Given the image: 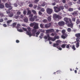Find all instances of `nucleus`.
I'll use <instances>...</instances> for the list:
<instances>
[{
	"label": "nucleus",
	"mask_w": 80,
	"mask_h": 80,
	"mask_svg": "<svg viewBox=\"0 0 80 80\" xmlns=\"http://www.w3.org/2000/svg\"><path fill=\"white\" fill-rule=\"evenodd\" d=\"M12 22V20H8L7 22V25L8 26H10V23H11Z\"/></svg>",
	"instance_id": "4468645a"
},
{
	"label": "nucleus",
	"mask_w": 80,
	"mask_h": 80,
	"mask_svg": "<svg viewBox=\"0 0 80 80\" xmlns=\"http://www.w3.org/2000/svg\"><path fill=\"white\" fill-rule=\"evenodd\" d=\"M26 34L28 35H29V36H32V34H31V31H27L26 32Z\"/></svg>",
	"instance_id": "6ab92c4d"
},
{
	"label": "nucleus",
	"mask_w": 80,
	"mask_h": 80,
	"mask_svg": "<svg viewBox=\"0 0 80 80\" xmlns=\"http://www.w3.org/2000/svg\"><path fill=\"white\" fill-rule=\"evenodd\" d=\"M60 9V11L61 10H63L64 9V7L63 6H61L59 7H58Z\"/></svg>",
	"instance_id": "b1692460"
},
{
	"label": "nucleus",
	"mask_w": 80,
	"mask_h": 80,
	"mask_svg": "<svg viewBox=\"0 0 80 80\" xmlns=\"http://www.w3.org/2000/svg\"><path fill=\"white\" fill-rule=\"evenodd\" d=\"M14 7H18V5H17L16 3H15L14 4Z\"/></svg>",
	"instance_id": "0e129e2a"
},
{
	"label": "nucleus",
	"mask_w": 80,
	"mask_h": 80,
	"mask_svg": "<svg viewBox=\"0 0 80 80\" xmlns=\"http://www.w3.org/2000/svg\"><path fill=\"white\" fill-rule=\"evenodd\" d=\"M43 23H47V19H44L43 21Z\"/></svg>",
	"instance_id": "864d4df0"
},
{
	"label": "nucleus",
	"mask_w": 80,
	"mask_h": 80,
	"mask_svg": "<svg viewBox=\"0 0 80 80\" xmlns=\"http://www.w3.org/2000/svg\"><path fill=\"white\" fill-rule=\"evenodd\" d=\"M76 18H72V21H73V22H75V20H76Z\"/></svg>",
	"instance_id": "4d7b16f0"
},
{
	"label": "nucleus",
	"mask_w": 80,
	"mask_h": 80,
	"mask_svg": "<svg viewBox=\"0 0 80 80\" xmlns=\"http://www.w3.org/2000/svg\"><path fill=\"white\" fill-rule=\"evenodd\" d=\"M40 11L41 12H44L45 11V9L43 8H42L41 9Z\"/></svg>",
	"instance_id": "09e8293b"
},
{
	"label": "nucleus",
	"mask_w": 80,
	"mask_h": 80,
	"mask_svg": "<svg viewBox=\"0 0 80 80\" xmlns=\"http://www.w3.org/2000/svg\"><path fill=\"white\" fill-rule=\"evenodd\" d=\"M3 22V18L0 19V22Z\"/></svg>",
	"instance_id": "69168bd1"
},
{
	"label": "nucleus",
	"mask_w": 80,
	"mask_h": 80,
	"mask_svg": "<svg viewBox=\"0 0 80 80\" xmlns=\"http://www.w3.org/2000/svg\"><path fill=\"white\" fill-rule=\"evenodd\" d=\"M58 25H59V26L62 27V26L65 25V22H64V21L59 22L58 23Z\"/></svg>",
	"instance_id": "0eeeda50"
},
{
	"label": "nucleus",
	"mask_w": 80,
	"mask_h": 80,
	"mask_svg": "<svg viewBox=\"0 0 80 80\" xmlns=\"http://www.w3.org/2000/svg\"><path fill=\"white\" fill-rule=\"evenodd\" d=\"M40 27L41 28H44V25L42 24H40Z\"/></svg>",
	"instance_id": "72a5a7b5"
},
{
	"label": "nucleus",
	"mask_w": 80,
	"mask_h": 80,
	"mask_svg": "<svg viewBox=\"0 0 80 80\" xmlns=\"http://www.w3.org/2000/svg\"><path fill=\"white\" fill-rule=\"evenodd\" d=\"M8 8H9L8 10H12V8H13V7H12L11 5L10 6V7H9Z\"/></svg>",
	"instance_id": "58836bf2"
},
{
	"label": "nucleus",
	"mask_w": 80,
	"mask_h": 80,
	"mask_svg": "<svg viewBox=\"0 0 80 80\" xmlns=\"http://www.w3.org/2000/svg\"><path fill=\"white\" fill-rule=\"evenodd\" d=\"M41 6H42V7H44V6H45V5H46V3H45V2H44L41 3Z\"/></svg>",
	"instance_id": "473e14b6"
},
{
	"label": "nucleus",
	"mask_w": 80,
	"mask_h": 80,
	"mask_svg": "<svg viewBox=\"0 0 80 80\" xmlns=\"http://www.w3.org/2000/svg\"><path fill=\"white\" fill-rule=\"evenodd\" d=\"M38 14L40 15H42V12H41V11H39Z\"/></svg>",
	"instance_id": "e2e57ef3"
},
{
	"label": "nucleus",
	"mask_w": 80,
	"mask_h": 80,
	"mask_svg": "<svg viewBox=\"0 0 80 80\" xmlns=\"http://www.w3.org/2000/svg\"><path fill=\"white\" fill-rule=\"evenodd\" d=\"M80 23V20L78 19L76 21V23L77 24H78V23Z\"/></svg>",
	"instance_id": "a18cd8bd"
},
{
	"label": "nucleus",
	"mask_w": 80,
	"mask_h": 80,
	"mask_svg": "<svg viewBox=\"0 0 80 80\" xmlns=\"http://www.w3.org/2000/svg\"><path fill=\"white\" fill-rule=\"evenodd\" d=\"M39 1V0H35L34 1V2L35 3H38Z\"/></svg>",
	"instance_id": "8fccbe9b"
},
{
	"label": "nucleus",
	"mask_w": 80,
	"mask_h": 80,
	"mask_svg": "<svg viewBox=\"0 0 80 80\" xmlns=\"http://www.w3.org/2000/svg\"><path fill=\"white\" fill-rule=\"evenodd\" d=\"M46 12L47 13H48V15H51L53 12V10L50 8H48L46 10Z\"/></svg>",
	"instance_id": "7ed1b4c3"
},
{
	"label": "nucleus",
	"mask_w": 80,
	"mask_h": 80,
	"mask_svg": "<svg viewBox=\"0 0 80 80\" xmlns=\"http://www.w3.org/2000/svg\"><path fill=\"white\" fill-rule=\"evenodd\" d=\"M28 30V31L31 32V28L30 27H28L27 28Z\"/></svg>",
	"instance_id": "de8ad7c7"
},
{
	"label": "nucleus",
	"mask_w": 80,
	"mask_h": 80,
	"mask_svg": "<svg viewBox=\"0 0 80 80\" xmlns=\"http://www.w3.org/2000/svg\"><path fill=\"white\" fill-rule=\"evenodd\" d=\"M17 22H14L12 23V27H15V26L17 25Z\"/></svg>",
	"instance_id": "7c9ffc66"
},
{
	"label": "nucleus",
	"mask_w": 80,
	"mask_h": 80,
	"mask_svg": "<svg viewBox=\"0 0 80 80\" xmlns=\"http://www.w3.org/2000/svg\"><path fill=\"white\" fill-rule=\"evenodd\" d=\"M47 36H44V39H46V40L48 39V40H52L51 39H50V38H51V37H50V35H49V34H48L47 35Z\"/></svg>",
	"instance_id": "6e6552de"
},
{
	"label": "nucleus",
	"mask_w": 80,
	"mask_h": 80,
	"mask_svg": "<svg viewBox=\"0 0 80 80\" xmlns=\"http://www.w3.org/2000/svg\"><path fill=\"white\" fill-rule=\"evenodd\" d=\"M29 7H33V4H30L29 5Z\"/></svg>",
	"instance_id": "774afa93"
},
{
	"label": "nucleus",
	"mask_w": 80,
	"mask_h": 80,
	"mask_svg": "<svg viewBox=\"0 0 80 80\" xmlns=\"http://www.w3.org/2000/svg\"><path fill=\"white\" fill-rule=\"evenodd\" d=\"M32 34L34 36H35V33L37 32V30L35 29H34L32 30Z\"/></svg>",
	"instance_id": "dca6fc26"
},
{
	"label": "nucleus",
	"mask_w": 80,
	"mask_h": 80,
	"mask_svg": "<svg viewBox=\"0 0 80 80\" xmlns=\"http://www.w3.org/2000/svg\"><path fill=\"white\" fill-rule=\"evenodd\" d=\"M11 5V4L10 3H6L5 4V6L6 8H8V7H10V6Z\"/></svg>",
	"instance_id": "f3484780"
},
{
	"label": "nucleus",
	"mask_w": 80,
	"mask_h": 80,
	"mask_svg": "<svg viewBox=\"0 0 80 80\" xmlns=\"http://www.w3.org/2000/svg\"><path fill=\"white\" fill-rule=\"evenodd\" d=\"M38 23H35L33 28L36 30V29H38Z\"/></svg>",
	"instance_id": "1a4fd4ad"
},
{
	"label": "nucleus",
	"mask_w": 80,
	"mask_h": 80,
	"mask_svg": "<svg viewBox=\"0 0 80 80\" xmlns=\"http://www.w3.org/2000/svg\"><path fill=\"white\" fill-rule=\"evenodd\" d=\"M54 12L56 13H58L60 11V9L58 7L55 6L54 7Z\"/></svg>",
	"instance_id": "20e7f679"
},
{
	"label": "nucleus",
	"mask_w": 80,
	"mask_h": 80,
	"mask_svg": "<svg viewBox=\"0 0 80 80\" xmlns=\"http://www.w3.org/2000/svg\"><path fill=\"white\" fill-rule=\"evenodd\" d=\"M67 31L68 32H71V28H68Z\"/></svg>",
	"instance_id": "49530a36"
},
{
	"label": "nucleus",
	"mask_w": 80,
	"mask_h": 80,
	"mask_svg": "<svg viewBox=\"0 0 80 80\" xmlns=\"http://www.w3.org/2000/svg\"><path fill=\"white\" fill-rule=\"evenodd\" d=\"M75 36L77 38H80V33H77L76 34Z\"/></svg>",
	"instance_id": "aec40b11"
},
{
	"label": "nucleus",
	"mask_w": 80,
	"mask_h": 80,
	"mask_svg": "<svg viewBox=\"0 0 80 80\" xmlns=\"http://www.w3.org/2000/svg\"><path fill=\"white\" fill-rule=\"evenodd\" d=\"M17 30L18 32H23V31L22 29H17Z\"/></svg>",
	"instance_id": "e433bc0d"
},
{
	"label": "nucleus",
	"mask_w": 80,
	"mask_h": 80,
	"mask_svg": "<svg viewBox=\"0 0 80 80\" xmlns=\"http://www.w3.org/2000/svg\"><path fill=\"white\" fill-rule=\"evenodd\" d=\"M6 13H10V11L9 10H7L6 11Z\"/></svg>",
	"instance_id": "5fc2aeb1"
},
{
	"label": "nucleus",
	"mask_w": 80,
	"mask_h": 80,
	"mask_svg": "<svg viewBox=\"0 0 80 80\" xmlns=\"http://www.w3.org/2000/svg\"><path fill=\"white\" fill-rule=\"evenodd\" d=\"M58 45H59V44L58 43H54L53 44V47H57V46Z\"/></svg>",
	"instance_id": "4be33fe9"
},
{
	"label": "nucleus",
	"mask_w": 80,
	"mask_h": 80,
	"mask_svg": "<svg viewBox=\"0 0 80 80\" xmlns=\"http://www.w3.org/2000/svg\"><path fill=\"white\" fill-rule=\"evenodd\" d=\"M55 31L53 29H48L46 30L47 33H49V32H54Z\"/></svg>",
	"instance_id": "9d476101"
},
{
	"label": "nucleus",
	"mask_w": 80,
	"mask_h": 80,
	"mask_svg": "<svg viewBox=\"0 0 80 80\" xmlns=\"http://www.w3.org/2000/svg\"><path fill=\"white\" fill-rule=\"evenodd\" d=\"M3 26L4 27H7V24H6L5 23L3 24Z\"/></svg>",
	"instance_id": "338daca9"
},
{
	"label": "nucleus",
	"mask_w": 80,
	"mask_h": 80,
	"mask_svg": "<svg viewBox=\"0 0 80 80\" xmlns=\"http://www.w3.org/2000/svg\"><path fill=\"white\" fill-rule=\"evenodd\" d=\"M72 15L73 16H77V15H78V11H74L72 12Z\"/></svg>",
	"instance_id": "f8f14e48"
},
{
	"label": "nucleus",
	"mask_w": 80,
	"mask_h": 80,
	"mask_svg": "<svg viewBox=\"0 0 80 80\" xmlns=\"http://www.w3.org/2000/svg\"><path fill=\"white\" fill-rule=\"evenodd\" d=\"M40 31H38L35 34H36V35H39V34H40Z\"/></svg>",
	"instance_id": "c03bdc74"
},
{
	"label": "nucleus",
	"mask_w": 80,
	"mask_h": 80,
	"mask_svg": "<svg viewBox=\"0 0 80 80\" xmlns=\"http://www.w3.org/2000/svg\"><path fill=\"white\" fill-rule=\"evenodd\" d=\"M23 13L24 15H26V14H27V11H24Z\"/></svg>",
	"instance_id": "052dcab7"
},
{
	"label": "nucleus",
	"mask_w": 80,
	"mask_h": 80,
	"mask_svg": "<svg viewBox=\"0 0 80 80\" xmlns=\"http://www.w3.org/2000/svg\"><path fill=\"white\" fill-rule=\"evenodd\" d=\"M22 29L25 32H27V29L26 28H22Z\"/></svg>",
	"instance_id": "603ef678"
},
{
	"label": "nucleus",
	"mask_w": 80,
	"mask_h": 80,
	"mask_svg": "<svg viewBox=\"0 0 80 80\" xmlns=\"http://www.w3.org/2000/svg\"><path fill=\"white\" fill-rule=\"evenodd\" d=\"M32 12L34 15H37V12L35 10H32Z\"/></svg>",
	"instance_id": "c756f323"
},
{
	"label": "nucleus",
	"mask_w": 80,
	"mask_h": 80,
	"mask_svg": "<svg viewBox=\"0 0 80 80\" xmlns=\"http://www.w3.org/2000/svg\"><path fill=\"white\" fill-rule=\"evenodd\" d=\"M53 17L55 20H57V18L58 20L62 19V17L59 15H57V14H53Z\"/></svg>",
	"instance_id": "f257e3e1"
},
{
	"label": "nucleus",
	"mask_w": 80,
	"mask_h": 80,
	"mask_svg": "<svg viewBox=\"0 0 80 80\" xmlns=\"http://www.w3.org/2000/svg\"><path fill=\"white\" fill-rule=\"evenodd\" d=\"M21 25L20 24H18L17 26V29H18V28H19L20 27Z\"/></svg>",
	"instance_id": "79ce46f5"
},
{
	"label": "nucleus",
	"mask_w": 80,
	"mask_h": 80,
	"mask_svg": "<svg viewBox=\"0 0 80 80\" xmlns=\"http://www.w3.org/2000/svg\"><path fill=\"white\" fill-rule=\"evenodd\" d=\"M75 45H73L72 47V49L74 50H76V48H75Z\"/></svg>",
	"instance_id": "2f4dec72"
},
{
	"label": "nucleus",
	"mask_w": 80,
	"mask_h": 80,
	"mask_svg": "<svg viewBox=\"0 0 80 80\" xmlns=\"http://www.w3.org/2000/svg\"><path fill=\"white\" fill-rule=\"evenodd\" d=\"M52 26V23H49L48 24H46L45 25V27L46 28H48Z\"/></svg>",
	"instance_id": "39448f33"
},
{
	"label": "nucleus",
	"mask_w": 80,
	"mask_h": 80,
	"mask_svg": "<svg viewBox=\"0 0 80 80\" xmlns=\"http://www.w3.org/2000/svg\"><path fill=\"white\" fill-rule=\"evenodd\" d=\"M28 19L27 18H25L24 19V22H26V23H27L28 22Z\"/></svg>",
	"instance_id": "bb28decb"
},
{
	"label": "nucleus",
	"mask_w": 80,
	"mask_h": 80,
	"mask_svg": "<svg viewBox=\"0 0 80 80\" xmlns=\"http://www.w3.org/2000/svg\"><path fill=\"white\" fill-rule=\"evenodd\" d=\"M66 45H67V44H63L61 45V48H66Z\"/></svg>",
	"instance_id": "a211bd4d"
},
{
	"label": "nucleus",
	"mask_w": 80,
	"mask_h": 80,
	"mask_svg": "<svg viewBox=\"0 0 80 80\" xmlns=\"http://www.w3.org/2000/svg\"><path fill=\"white\" fill-rule=\"evenodd\" d=\"M27 15H30L32 14V12L29 9V8H27Z\"/></svg>",
	"instance_id": "2eb2a0df"
},
{
	"label": "nucleus",
	"mask_w": 80,
	"mask_h": 80,
	"mask_svg": "<svg viewBox=\"0 0 80 80\" xmlns=\"http://www.w3.org/2000/svg\"><path fill=\"white\" fill-rule=\"evenodd\" d=\"M64 20L66 23H72V20L70 18H64Z\"/></svg>",
	"instance_id": "f03ea898"
},
{
	"label": "nucleus",
	"mask_w": 80,
	"mask_h": 80,
	"mask_svg": "<svg viewBox=\"0 0 80 80\" xmlns=\"http://www.w3.org/2000/svg\"><path fill=\"white\" fill-rule=\"evenodd\" d=\"M43 33H41L40 36H39V38H43Z\"/></svg>",
	"instance_id": "cd10ccee"
},
{
	"label": "nucleus",
	"mask_w": 80,
	"mask_h": 80,
	"mask_svg": "<svg viewBox=\"0 0 80 80\" xmlns=\"http://www.w3.org/2000/svg\"><path fill=\"white\" fill-rule=\"evenodd\" d=\"M3 13H2V12L0 11V16H1V17H3Z\"/></svg>",
	"instance_id": "ea45409f"
},
{
	"label": "nucleus",
	"mask_w": 80,
	"mask_h": 80,
	"mask_svg": "<svg viewBox=\"0 0 80 80\" xmlns=\"http://www.w3.org/2000/svg\"><path fill=\"white\" fill-rule=\"evenodd\" d=\"M56 43H61V41L60 40H58L56 42Z\"/></svg>",
	"instance_id": "13d9d810"
},
{
	"label": "nucleus",
	"mask_w": 80,
	"mask_h": 80,
	"mask_svg": "<svg viewBox=\"0 0 80 80\" xmlns=\"http://www.w3.org/2000/svg\"><path fill=\"white\" fill-rule=\"evenodd\" d=\"M8 15L9 17H12L13 16V12H10L8 14Z\"/></svg>",
	"instance_id": "412c9836"
},
{
	"label": "nucleus",
	"mask_w": 80,
	"mask_h": 80,
	"mask_svg": "<svg viewBox=\"0 0 80 80\" xmlns=\"http://www.w3.org/2000/svg\"><path fill=\"white\" fill-rule=\"evenodd\" d=\"M57 72H58V73H62V71H61L59 70H58L57 71Z\"/></svg>",
	"instance_id": "bf43d9fd"
},
{
	"label": "nucleus",
	"mask_w": 80,
	"mask_h": 80,
	"mask_svg": "<svg viewBox=\"0 0 80 80\" xmlns=\"http://www.w3.org/2000/svg\"><path fill=\"white\" fill-rule=\"evenodd\" d=\"M42 6L41 5H39L38 6V10H40L42 8Z\"/></svg>",
	"instance_id": "c85d7f7f"
},
{
	"label": "nucleus",
	"mask_w": 80,
	"mask_h": 80,
	"mask_svg": "<svg viewBox=\"0 0 80 80\" xmlns=\"http://www.w3.org/2000/svg\"><path fill=\"white\" fill-rule=\"evenodd\" d=\"M50 38L51 40V41L54 42L56 40V39H59V36H55L54 37V38Z\"/></svg>",
	"instance_id": "423d86ee"
},
{
	"label": "nucleus",
	"mask_w": 80,
	"mask_h": 80,
	"mask_svg": "<svg viewBox=\"0 0 80 80\" xmlns=\"http://www.w3.org/2000/svg\"><path fill=\"white\" fill-rule=\"evenodd\" d=\"M73 24L72 22H69L68 24V27H70L71 28H73Z\"/></svg>",
	"instance_id": "ddd939ff"
},
{
	"label": "nucleus",
	"mask_w": 80,
	"mask_h": 80,
	"mask_svg": "<svg viewBox=\"0 0 80 80\" xmlns=\"http://www.w3.org/2000/svg\"><path fill=\"white\" fill-rule=\"evenodd\" d=\"M61 37H62V38H63V39H65V38H66V37H65V36H64L63 35H62L61 36Z\"/></svg>",
	"instance_id": "3c124183"
},
{
	"label": "nucleus",
	"mask_w": 80,
	"mask_h": 80,
	"mask_svg": "<svg viewBox=\"0 0 80 80\" xmlns=\"http://www.w3.org/2000/svg\"><path fill=\"white\" fill-rule=\"evenodd\" d=\"M80 39V38H77L76 39V42H78V41H79Z\"/></svg>",
	"instance_id": "a19ab883"
},
{
	"label": "nucleus",
	"mask_w": 80,
	"mask_h": 80,
	"mask_svg": "<svg viewBox=\"0 0 80 80\" xmlns=\"http://www.w3.org/2000/svg\"><path fill=\"white\" fill-rule=\"evenodd\" d=\"M80 43H79V42H78L76 44V48H78L80 46Z\"/></svg>",
	"instance_id": "393cba45"
},
{
	"label": "nucleus",
	"mask_w": 80,
	"mask_h": 80,
	"mask_svg": "<svg viewBox=\"0 0 80 80\" xmlns=\"http://www.w3.org/2000/svg\"><path fill=\"white\" fill-rule=\"evenodd\" d=\"M51 16H50L48 18V21H49V22H50L52 20V18H51Z\"/></svg>",
	"instance_id": "a878e982"
},
{
	"label": "nucleus",
	"mask_w": 80,
	"mask_h": 80,
	"mask_svg": "<svg viewBox=\"0 0 80 80\" xmlns=\"http://www.w3.org/2000/svg\"><path fill=\"white\" fill-rule=\"evenodd\" d=\"M68 10L69 11V12H72L73 11V9L72 8H69Z\"/></svg>",
	"instance_id": "f704fd0d"
},
{
	"label": "nucleus",
	"mask_w": 80,
	"mask_h": 80,
	"mask_svg": "<svg viewBox=\"0 0 80 80\" xmlns=\"http://www.w3.org/2000/svg\"><path fill=\"white\" fill-rule=\"evenodd\" d=\"M2 2L0 0V8H3L4 7V4L3 3H1Z\"/></svg>",
	"instance_id": "9b49d317"
},
{
	"label": "nucleus",
	"mask_w": 80,
	"mask_h": 80,
	"mask_svg": "<svg viewBox=\"0 0 80 80\" xmlns=\"http://www.w3.org/2000/svg\"><path fill=\"white\" fill-rule=\"evenodd\" d=\"M30 27H33L35 25V23H31L30 25Z\"/></svg>",
	"instance_id": "4c0bfd02"
},
{
	"label": "nucleus",
	"mask_w": 80,
	"mask_h": 80,
	"mask_svg": "<svg viewBox=\"0 0 80 80\" xmlns=\"http://www.w3.org/2000/svg\"><path fill=\"white\" fill-rule=\"evenodd\" d=\"M29 20L31 21V22H33L35 21V18L33 17H31L30 18Z\"/></svg>",
	"instance_id": "5701e85b"
},
{
	"label": "nucleus",
	"mask_w": 80,
	"mask_h": 80,
	"mask_svg": "<svg viewBox=\"0 0 80 80\" xmlns=\"http://www.w3.org/2000/svg\"><path fill=\"white\" fill-rule=\"evenodd\" d=\"M65 32H66V31L65 30H63L62 31V33H65Z\"/></svg>",
	"instance_id": "680f3d73"
},
{
	"label": "nucleus",
	"mask_w": 80,
	"mask_h": 80,
	"mask_svg": "<svg viewBox=\"0 0 80 80\" xmlns=\"http://www.w3.org/2000/svg\"><path fill=\"white\" fill-rule=\"evenodd\" d=\"M54 1L55 3H58V2H59V0H54Z\"/></svg>",
	"instance_id": "6e6d98bb"
},
{
	"label": "nucleus",
	"mask_w": 80,
	"mask_h": 80,
	"mask_svg": "<svg viewBox=\"0 0 80 80\" xmlns=\"http://www.w3.org/2000/svg\"><path fill=\"white\" fill-rule=\"evenodd\" d=\"M18 17H19V16H18V15L16 14L14 16L15 18H16V19H17L18 18Z\"/></svg>",
	"instance_id": "c9c22d12"
},
{
	"label": "nucleus",
	"mask_w": 80,
	"mask_h": 80,
	"mask_svg": "<svg viewBox=\"0 0 80 80\" xmlns=\"http://www.w3.org/2000/svg\"><path fill=\"white\" fill-rule=\"evenodd\" d=\"M70 44H68L66 46L67 48H70Z\"/></svg>",
	"instance_id": "37998d69"
}]
</instances>
